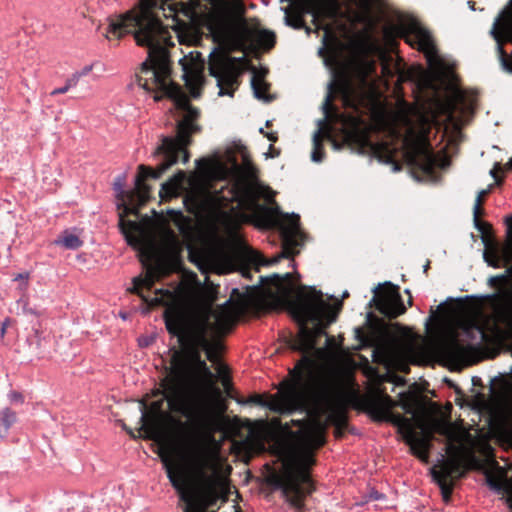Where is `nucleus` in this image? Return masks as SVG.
<instances>
[{"instance_id": "bb28decb", "label": "nucleus", "mask_w": 512, "mask_h": 512, "mask_svg": "<svg viewBox=\"0 0 512 512\" xmlns=\"http://www.w3.org/2000/svg\"><path fill=\"white\" fill-rule=\"evenodd\" d=\"M496 320L512 331V299L505 300L495 309Z\"/></svg>"}, {"instance_id": "b1692460", "label": "nucleus", "mask_w": 512, "mask_h": 512, "mask_svg": "<svg viewBox=\"0 0 512 512\" xmlns=\"http://www.w3.org/2000/svg\"><path fill=\"white\" fill-rule=\"evenodd\" d=\"M382 418L391 422L398 428V430L401 433L405 442H406L407 438L411 439L412 429L415 425L414 424L415 421H413V419L406 418V417L402 416L401 414H395L392 411L389 412L388 414H386Z\"/></svg>"}, {"instance_id": "473e14b6", "label": "nucleus", "mask_w": 512, "mask_h": 512, "mask_svg": "<svg viewBox=\"0 0 512 512\" xmlns=\"http://www.w3.org/2000/svg\"><path fill=\"white\" fill-rule=\"evenodd\" d=\"M320 135H321V130H317L314 135H313V151L311 153V159L312 161L314 162H321L323 160V157H324V153L322 151V146H321V140H320Z\"/></svg>"}, {"instance_id": "393cba45", "label": "nucleus", "mask_w": 512, "mask_h": 512, "mask_svg": "<svg viewBox=\"0 0 512 512\" xmlns=\"http://www.w3.org/2000/svg\"><path fill=\"white\" fill-rule=\"evenodd\" d=\"M340 12L337 0H319L314 8V17L336 18Z\"/></svg>"}, {"instance_id": "9b49d317", "label": "nucleus", "mask_w": 512, "mask_h": 512, "mask_svg": "<svg viewBox=\"0 0 512 512\" xmlns=\"http://www.w3.org/2000/svg\"><path fill=\"white\" fill-rule=\"evenodd\" d=\"M375 355L387 365L401 366L408 362L426 363L430 358V347L424 341L409 337H394L378 345Z\"/></svg>"}, {"instance_id": "7c9ffc66", "label": "nucleus", "mask_w": 512, "mask_h": 512, "mask_svg": "<svg viewBox=\"0 0 512 512\" xmlns=\"http://www.w3.org/2000/svg\"><path fill=\"white\" fill-rule=\"evenodd\" d=\"M56 245H61L66 249L75 250L82 246V240L75 234L65 231L61 238L54 241Z\"/></svg>"}, {"instance_id": "e433bc0d", "label": "nucleus", "mask_w": 512, "mask_h": 512, "mask_svg": "<svg viewBox=\"0 0 512 512\" xmlns=\"http://www.w3.org/2000/svg\"><path fill=\"white\" fill-rule=\"evenodd\" d=\"M481 205H482L481 200L475 199V203H474V207H473L474 227H478V225H479V216L482 213Z\"/></svg>"}, {"instance_id": "dca6fc26", "label": "nucleus", "mask_w": 512, "mask_h": 512, "mask_svg": "<svg viewBox=\"0 0 512 512\" xmlns=\"http://www.w3.org/2000/svg\"><path fill=\"white\" fill-rule=\"evenodd\" d=\"M503 68L512 72V14L497 18L491 30Z\"/></svg>"}, {"instance_id": "ea45409f", "label": "nucleus", "mask_w": 512, "mask_h": 512, "mask_svg": "<svg viewBox=\"0 0 512 512\" xmlns=\"http://www.w3.org/2000/svg\"><path fill=\"white\" fill-rule=\"evenodd\" d=\"M9 399H10V401L16 402V403L24 402V398H23L22 394L19 392H16V391H12L9 393Z\"/></svg>"}, {"instance_id": "39448f33", "label": "nucleus", "mask_w": 512, "mask_h": 512, "mask_svg": "<svg viewBox=\"0 0 512 512\" xmlns=\"http://www.w3.org/2000/svg\"><path fill=\"white\" fill-rule=\"evenodd\" d=\"M259 293L263 299L273 305H287L299 322V333L294 347L302 352L314 349L316 338L324 333L325 325L335 321L340 303L331 305L323 298L321 291L299 288L292 280L291 273L280 276H260Z\"/></svg>"}, {"instance_id": "412c9836", "label": "nucleus", "mask_w": 512, "mask_h": 512, "mask_svg": "<svg viewBox=\"0 0 512 512\" xmlns=\"http://www.w3.org/2000/svg\"><path fill=\"white\" fill-rule=\"evenodd\" d=\"M488 485L498 492L502 494L505 498L506 503L512 510V479L506 477L502 473L495 476L487 477Z\"/></svg>"}, {"instance_id": "2eb2a0df", "label": "nucleus", "mask_w": 512, "mask_h": 512, "mask_svg": "<svg viewBox=\"0 0 512 512\" xmlns=\"http://www.w3.org/2000/svg\"><path fill=\"white\" fill-rule=\"evenodd\" d=\"M183 56L179 59L182 67L183 79L193 97L200 96V88L204 82V60L200 52L196 50H181Z\"/></svg>"}, {"instance_id": "4d7b16f0", "label": "nucleus", "mask_w": 512, "mask_h": 512, "mask_svg": "<svg viewBox=\"0 0 512 512\" xmlns=\"http://www.w3.org/2000/svg\"><path fill=\"white\" fill-rule=\"evenodd\" d=\"M358 119L357 118H353V122L354 123H357Z\"/></svg>"}, {"instance_id": "37998d69", "label": "nucleus", "mask_w": 512, "mask_h": 512, "mask_svg": "<svg viewBox=\"0 0 512 512\" xmlns=\"http://www.w3.org/2000/svg\"><path fill=\"white\" fill-rule=\"evenodd\" d=\"M379 159H380V161H383V162H385V163H391V165H392V170H393L394 172H396V171H399V170H400L399 165H398L396 162H394V161H391V160H390V156H387V157H386V159H384L382 156H380V155H379Z\"/></svg>"}, {"instance_id": "a19ab883", "label": "nucleus", "mask_w": 512, "mask_h": 512, "mask_svg": "<svg viewBox=\"0 0 512 512\" xmlns=\"http://www.w3.org/2000/svg\"><path fill=\"white\" fill-rule=\"evenodd\" d=\"M28 279H29V273L28 272L19 273V274H17L14 277V281H22L24 283V288L27 287Z\"/></svg>"}, {"instance_id": "4c0bfd02", "label": "nucleus", "mask_w": 512, "mask_h": 512, "mask_svg": "<svg viewBox=\"0 0 512 512\" xmlns=\"http://www.w3.org/2000/svg\"><path fill=\"white\" fill-rule=\"evenodd\" d=\"M79 75H77L75 72L65 81V84L69 89H72L76 87L80 81Z\"/></svg>"}, {"instance_id": "3c124183", "label": "nucleus", "mask_w": 512, "mask_h": 512, "mask_svg": "<svg viewBox=\"0 0 512 512\" xmlns=\"http://www.w3.org/2000/svg\"><path fill=\"white\" fill-rule=\"evenodd\" d=\"M9 325V319H5L1 325V329H0V336L1 338H3L5 336V333H6V329Z\"/></svg>"}, {"instance_id": "de8ad7c7", "label": "nucleus", "mask_w": 512, "mask_h": 512, "mask_svg": "<svg viewBox=\"0 0 512 512\" xmlns=\"http://www.w3.org/2000/svg\"><path fill=\"white\" fill-rule=\"evenodd\" d=\"M475 228L482 234H486L489 231L490 226L487 223L481 222L479 220V225Z\"/></svg>"}, {"instance_id": "0eeeda50", "label": "nucleus", "mask_w": 512, "mask_h": 512, "mask_svg": "<svg viewBox=\"0 0 512 512\" xmlns=\"http://www.w3.org/2000/svg\"><path fill=\"white\" fill-rule=\"evenodd\" d=\"M414 424L411 439L407 438L406 443L412 453L423 462H428L434 433L446 438L447 456L440 454L438 464L432 469V475L440 486L444 499L448 500L453 488V479L461 477V464L465 457L471 456V449L466 446L470 438L469 432L461 425L445 418H418Z\"/></svg>"}, {"instance_id": "423d86ee", "label": "nucleus", "mask_w": 512, "mask_h": 512, "mask_svg": "<svg viewBox=\"0 0 512 512\" xmlns=\"http://www.w3.org/2000/svg\"><path fill=\"white\" fill-rule=\"evenodd\" d=\"M122 233L128 244L139 251L140 259L146 267L145 276H138L133 279L131 292L137 293L146 303L151 306H168L164 312L172 308H192L208 305L207 303H198L189 306L173 305L177 299L176 290L158 289L153 297H148L142 292L143 288L150 289L154 282L162 275L173 270L179 261L181 246L179 240L172 230H164L159 240L148 232L144 224L133 221L120 222Z\"/></svg>"}, {"instance_id": "c756f323", "label": "nucleus", "mask_w": 512, "mask_h": 512, "mask_svg": "<svg viewBox=\"0 0 512 512\" xmlns=\"http://www.w3.org/2000/svg\"><path fill=\"white\" fill-rule=\"evenodd\" d=\"M16 421V414L9 408L0 411V437L7 435L9 429Z\"/></svg>"}, {"instance_id": "aec40b11", "label": "nucleus", "mask_w": 512, "mask_h": 512, "mask_svg": "<svg viewBox=\"0 0 512 512\" xmlns=\"http://www.w3.org/2000/svg\"><path fill=\"white\" fill-rule=\"evenodd\" d=\"M274 428L265 421L254 423L249 430V439L255 444L257 449H265L266 442L275 437Z\"/></svg>"}, {"instance_id": "cd10ccee", "label": "nucleus", "mask_w": 512, "mask_h": 512, "mask_svg": "<svg viewBox=\"0 0 512 512\" xmlns=\"http://www.w3.org/2000/svg\"><path fill=\"white\" fill-rule=\"evenodd\" d=\"M400 400L397 402V405H399L407 414L412 415L413 421L416 422V419L419 417L417 416V410H418V399L417 397L412 393H400Z\"/></svg>"}, {"instance_id": "f257e3e1", "label": "nucleus", "mask_w": 512, "mask_h": 512, "mask_svg": "<svg viewBox=\"0 0 512 512\" xmlns=\"http://www.w3.org/2000/svg\"><path fill=\"white\" fill-rule=\"evenodd\" d=\"M161 16L172 18V29L176 32L178 42L187 48L196 46L202 39L198 27L191 23L192 11L180 3L164 0H138V4L124 14L108 18L107 38L120 39L126 34H133L138 46L147 49L148 57L142 63L138 74V84L144 90L153 92L155 101L164 96L174 101L177 108L184 111L177 124L175 137H163L161 144L153 153L158 162L156 168L145 165L138 167L135 189L129 194L128 202L124 201V214L138 215V210L149 198L147 178L159 179L180 157L187 163L189 154L187 146L190 137L198 131L195 121L198 110L189 106L187 95L170 79V51L173 46L169 28L161 21Z\"/></svg>"}, {"instance_id": "c9c22d12", "label": "nucleus", "mask_w": 512, "mask_h": 512, "mask_svg": "<svg viewBox=\"0 0 512 512\" xmlns=\"http://www.w3.org/2000/svg\"><path fill=\"white\" fill-rule=\"evenodd\" d=\"M357 4L358 6L360 7V9L362 10L363 12V19H368L369 18V13H370V9H371V4H372V1L371 0H357Z\"/></svg>"}, {"instance_id": "8fccbe9b", "label": "nucleus", "mask_w": 512, "mask_h": 512, "mask_svg": "<svg viewBox=\"0 0 512 512\" xmlns=\"http://www.w3.org/2000/svg\"><path fill=\"white\" fill-rule=\"evenodd\" d=\"M491 188H492V185H489L488 188L482 189L481 191H479L478 194H477L476 199H479L482 202L484 196L487 195L490 192Z\"/></svg>"}, {"instance_id": "f8f14e48", "label": "nucleus", "mask_w": 512, "mask_h": 512, "mask_svg": "<svg viewBox=\"0 0 512 512\" xmlns=\"http://www.w3.org/2000/svg\"><path fill=\"white\" fill-rule=\"evenodd\" d=\"M486 338L483 328L475 323L464 325L459 337H451L438 347L440 356L450 364H461L467 360L472 349Z\"/></svg>"}, {"instance_id": "f704fd0d", "label": "nucleus", "mask_w": 512, "mask_h": 512, "mask_svg": "<svg viewBox=\"0 0 512 512\" xmlns=\"http://www.w3.org/2000/svg\"><path fill=\"white\" fill-rule=\"evenodd\" d=\"M17 305L21 308V313L22 314H30V315H38V313L36 312V310H34L33 308L29 307V304H28V301L26 299H20L17 301Z\"/></svg>"}, {"instance_id": "20e7f679", "label": "nucleus", "mask_w": 512, "mask_h": 512, "mask_svg": "<svg viewBox=\"0 0 512 512\" xmlns=\"http://www.w3.org/2000/svg\"><path fill=\"white\" fill-rule=\"evenodd\" d=\"M165 316L168 332L178 338L187 357V361L175 365L173 378L165 388L169 408L205 431H217L223 423L221 413L189 378L192 368L205 377L212 376L206 362L201 359L200 350L205 351L209 361L218 360L223 348L220 338L232 328L237 311L227 301L217 309L211 305L172 308Z\"/></svg>"}, {"instance_id": "6e6d98bb", "label": "nucleus", "mask_w": 512, "mask_h": 512, "mask_svg": "<svg viewBox=\"0 0 512 512\" xmlns=\"http://www.w3.org/2000/svg\"><path fill=\"white\" fill-rule=\"evenodd\" d=\"M139 343L141 346H147L149 344V342L147 340H144V341L140 340Z\"/></svg>"}, {"instance_id": "4be33fe9", "label": "nucleus", "mask_w": 512, "mask_h": 512, "mask_svg": "<svg viewBox=\"0 0 512 512\" xmlns=\"http://www.w3.org/2000/svg\"><path fill=\"white\" fill-rule=\"evenodd\" d=\"M469 440L466 442L467 448L471 449V456H467L464 458L461 464V476L463 475V468L466 465L474 460L473 448L476 447L478 451L486 458L488 462H490L493 458V448L486 440H474L471 434L469 433Z\"/></svg>"}, {"instance_id": "ddd939ff", "label": "nucleus", "mask_w": 512, "mask_h": 512, "mask_svg": "<svg viewBox=\"0 0 512 512\" xmlns=\"http://www.w3.org/2000/svg\"><path fill=\"white\" fill-rule=\"evenodd\" d=\"M376 64L373 59L361 57L357 59L353 67V77L342 83L344 104L356 108L365 97L368 90L374 84Z\"/></svg>"}, {"instance_id": "a211bd4d", "label": "nucleus", "mask_w": 512, "mask_h": 512, "mask_svg": "<svg viewBox=\"0 0 512 512\" xmlns=\"http://www.w3.org/2000/svg\"><path fill=\"white\" fill-rule=\"evenodd\" d=\"M377 309L388 317H397L405 311L400 295L393 290L382 291L377 295Z\"/></svg>"}, {"instance_id": "72a5a7b5", "label": "nucleus", "mask_w": 512, "mask_h": 512, "mask_svg": "<svg viewBox=\"0 0 512 512\" xmlns=\"http://www.w3.org/2000/svg\"><path fill=\"white\" fill-rule=\"evenodd\" d=\"M285 13V23L293 28L299 29L303 26L302 17L300 14H291L290 7L282 8Z\"/></svg>"}, {"instance_id": "1a4fd4ad", "label": "nucleus", "mask_w": 512, "mask_h": 512, "mask_svg": "<svg viewBox=\"0 0 512 512\" xmlns=\"http://www.w3.org/2000/svg\"><path fill=\"white\" fill-rule=\"evenodd\" d=\"M391 33L403 37L409 45L417 46L424 53L434 78L441 80L450 76L451 68L438 54L431 34L415 18L400 16L398 23L391 27Z\"/></svg>"}, {"instance_id": "5fc2aeb1", "label": "nucleus", "mask_w": 512, "mask_h": 512, "mask_svg": "<svg viewBox=\"0 0 512 512\" xmlns=\"http://www.w3.org/2000/svg\"><path fill=\"white\" fill-rule=\"evenodd\" d=\"M506 167H507V168L512 169V157H511V158H510V160L507 162Z\"/></svg>"}, {"instance_id": "49530a36", "label": "nucleus", "mask_w": 512, "mask_h": 512, "mask_svg": "<svg viewBox=\"0 0 512 512\" xmlns=\"http://www.w3.org/2000/svg\"><path fill=\"white\" fill-rule=\"evenodd\" d=\"M500 169H501L500 164L499 163H495L494 167L489 172L490 176L493 177L496 180L497 184L500 183V180L497 179L496 173Z\"/></svg>"}, {"instance_id": "2f4dec72", "label": "nucleus", "mask_w": 512, "mask_h": 512, "mask_svg": "<svg viewBox=\"0 0 512 512\" xmlns=\"http://www.w3.org/2000/svg\"><path fill=\"white\" fill-rule=\"evenodd\" d=\"M115 190L117 192V196H121V206L124 208V201L127 203L128 202V197H129V194H125L124 190H123V183L119 180V182L115 183ZM124 212L123 213H120L119 214V223L121 222V219H123L124 221H128L127 219L124 218ZM133 222H135V220H132ZM148 221H149V218L148 217H143L140 221H136V223H141V224H144V226L146 227L147 231H149L148 229ZM119 227H121V225L119 224ZM122 230V228H120Z\"/></svg>"}, {"instance_id": "f03ea898", "label": "nucleus", "mask_w": 512, "mask_h": 512, "mask_svg": "<svg viewBox=\"0 0 512 512\" xmlns=\"http://www.w3.org/2000/svg\"><path fill=\"white\" fill-rule=\"evenodd\" d=\"M292 374L293 380L262 405L278 413L304 411L310 417L296 435L279 443L282 471L274 482L286 501L301 512L306 496L313 491L309 473L313 452L324 443L327 423L341 427L346 422L349 394L338 372L319 368L308 357H303Z\"/></svg>"}, {"instance_id": "09e8293b", "label": "nucleus", "mask_w": 512, "mask_h": 512, "mask_svg": "<svg viewBox=\"0 0 512 512\" xmlns=\"http://www.w3.org/2000/svg\"><path fill=\"white\" fill-rule=\"evenodd\" d=\"M384 498V495L381 494V493H378L376 491H373L371 492L369 495H368V499L367 501H371V500H381Z\"/></svg>"}, {"instance_id": "f3484780", "label": "nucleus", "mask_w": 512, "mask_h": 512, "mask_svg": "<svg viewBox=\"0 0 512 512\" xmlns=\"http://www.w3.org/2000/svg\"><path fill=\"white\" fill-rule=\"evenodd\" d=\"M507 224L506 240L503 245L491 244L484 251L483 257L489 266L500 268L512 261V215L505 218ZM512 270V266L511 269Z\"/></svg>"}, {"instance_id": "79ce46f5", "label": "nucleus", "mask_w": 512, "mask_h": 512, "mask_svg": "<svg viewBox=\"0 0 512 512\" xmlns=\"http://www.w3.org/2000/svg\"><path fill=\"white\" fill-rule=\"evenodd\" d=\"M92 69H93V64H89V65L84 66L79 71H76L75 73L77 75H79L80 78H82L83 76L88 75L92 71Z\"/></svg>"}, {"instance_id": "58836bf2", "label": "nucleus", "mask_w": 512, "mask_h": 512, "mask_svg": "<svg viewBox=\"0 0 512 512\" xmlns=\"http://www.w3.org/2000/svg\"><path fill=\"white\" fill-rule=\"evenodd\" d=\"M463 99V94L461 91L459 90H456L453 94V98L450 102V105L452 106L453 109H456V107L458 106V104L460 103V101H462Z\"/></svg>"}, {"instance_id": "9d476101", "label": "nucleus", "mask_w": 512, "mask_h": 512, "mask_svg": "<svg viewBox=\"0 0 512 512\" xmlns=\"http://www.w3.org/2000/svg\"><path fill=\"white\" fill-rule=\"evenodd\" d=\"M245 8L241 0H228L222 9L213 13L208 27L214 39L226 47L241 36L249 35L250 27L244 18Z\"/></svg>"}, {"instance_id": "6ab92c4d", "label": "nucleus", "mask_w": 512, "mask_h": 512, "mask_svg": "<svg viewBox=\"0 0 512 512\" xmlns=\"http://www.w3.org/2000/svg\"><path fill=\"white\" fill-rule=\"evenodd\" d=\"M247 40H251L261 48L270 49L275 43V34L272 31L265 29L253 31L250 28L249 35H243L241 38L234 40L227 48L239 49Z\"/></svg>"}, {"instance_id": "a878e982", "label": "nucleus", "mask_w": 512, "mask_h": 512, "mask_svg": "<svg viewBox=\"0 0 512 512\" xmlns=\"http://www.w3.org/2000/svg\"><path fill=\"white\" fill-rule=\"evenodd\" d=\"M251 86L253 89L254 96L259 100L269 101L270 98L267 95L268 84L264 79L262 72L254 71L251 79Z\"/></svg>"}, {"instance_id": "6e6552de", "label": "nucleus", "mask_w": 512, "mask_h": 512, "mask_svg": "<svg viewBox=\"0 0 512 512\" xmlns=\"http://www.w3.org/2000/svg\"><path fill=\"white\" fill-rule=\"evenodd\" d=\"M396 123L399 125L398 137H402L408 161L421 169L424 173H431L436 165L437 158L432 154L427 142L429 120L418 113L400 111L396 115ZM447 165L446 161L440 163L441 167Z\"/></svg>"}, {"instance_id": "864d4df0", "label": "nucleus", "mask_w": 512, "mask_h": 512, "mask_svg": "<svg viewBox=\"0 0 512 512\" xmlns=\"http://www.w3.org/2000/svg\"><path fill=\"white\" fill-rule=\"evenodd\" d=\"M266 136L270 141L276 140V136L273 133H268Z\"/></svg>"}, {"instance_id": "a18cd8bd", "label": "nucleus", "mask_w": 512, "mask_h": 512, "mask_svg": "<svg viewBox=\"0 0 512 512\" xmlns=\"http://www.w3.org/2000/svg\"><path fill=\"white\" fill-rule=\"evenodd\" d=\"M70 89L67 87L66 84H64V86L62 87H59V88H56L54 89L53 91H51V95L52 96H55L57 94H65L69 91Z\"/></svg>"}, {"instance_id": "c03bdc74", "label": "nucleus", "mask_w": 512, "mask_h": 512, "mask_svg": "<svg viewBox=\"0 0 512 512\" xmlns=\"http://www.w3.org/2000/svg\"><path fill=\"white\" fill-rule=\"evenodd\" d=\"M323 108L325 110V114H326V117H331L330 115V109L332 108L331 106V101H330V96L328 95L325 99V102L323 104Z\"/></svg>"}, {"instance_id": "603ef678", "label": "nucleus", "mask_w": 512, "mask_h": 512, "mask_svg": "<svg viewBox=\"0 0 512 512\" xmlns=\"http://www.w3.org/2000/svg\"><path fill=\"white\" fill-rule=\"evenodd\" d=\"M230 512H240V507L236 504H232L230 507Z\"/></svg>"}, {"instance_id": "5701e85b", "label": "nucleus", "mask_w": 512, "mask_h": 512, "mask_svg": "<svg viewBox=\"0 0 512 512\" xmlns=\"http://www.w3.org/2000/svg\"><path fill=\"white\" fill-rule=\"evenodd\" d=\"M186 174L184 171L179 170L169 180L162 184L160 190V197H176L183 188Z\"/></svg>"}, {"instance_id": "c85d7f7f", "label": "nucleus", "mask_w": 512, "mask_h": 512, "mask_svg": "<svg viewBox=\"0 0 512 512\" xmlns=\"http://www.w3.org/2000/svg\"><path fill=\"white\" fill-rule=\"evenodd\" d=\"M372 405L382 414V417H384L386 414L391 412L392 408L397 405V402H395L390 396L380 393L375 396Z\"/></svg>"}, {"instance_id": "4468645a", "label": "nucleus", "mask_w": 512, "mask_h": 512, "mask_svg": "<svg viewBox=\"0 0 512 512\" xmlns=\"http://www.w3.org/2000/svg\"><path fill=\"white\" fill-rule=\"evenodd\" d=\"M209 72L216 79L218 95L232 97L240 75L235 59L230 58L224 50L214 48L209 53Z\"/></svg>"}, {"instance_id": "7ed1b4c3", "label": "nucleus", "mask_w": 512, "mask_h": 512, "mask_svg": "<svg viewBox=\"0 0 512 512\" xmlns=\"http://www.w3.org/2000/svg\"><path fill=\"white\" fill-rule=\"evenodd\" d=\"M231 194V208L219 214L228 235L215 236L203 255L213 271L230 273L241 263L269 266L299 253L298 217L281 215L278 207L258 203L260 198L271 203L275 193L254 177L251 167L236 181Z\"/></svg>"}]
</instances>
